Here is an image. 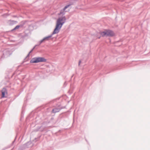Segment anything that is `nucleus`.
<instances>
[{"label": "nucleus", "instance_id": "obj_1", "mask_svg": "<svg viewBox=\"0 0 150 150\" xmlns=\"http://www.w3.org/2000/svg\"><path fill=\"white\" fill-rule=\"evenodd\" d=\"M66 20V18L65 16L59 17L57 21L56 26L53 32L50 35L44 37L42 39L40 40L39 44H38V45L39 46L45 40H48L49 38L52 37L53 35L58 33L62 25L65 22Z\"/></svg>", "mask_w": 150, "mask_h": 150}, {"label": "nucleus", "instance_id": "obj_2", "mask_svg": "<svg viewBox=\"0 0 150 150\" xmlns=\"http://www.w3.org/2000/svg\"><path fill=\"white\" fill-rule=\"evenodd\" d=\"M47 59L43 57H35L33 58L30 61V63H37L39 62H46Z\"/></svg>", "mask_w": 150, "mask_h": 150}, {"label": "nucleus", "instance_id": "obj_3", "mask_svg": "<svg viewBox=\"0 0 150 150\" xmlns=\"http://www.w3.org/2000/svg\"><path fill=\"white\" fill-rule=\"evenodd\" d=\"M100 34L102 37L113 36L115 34L113 31L110 30H105L104 31L101 32Z\"/></svg>", "mask_w": 150, "mask_h": 150}, {"label": "nucleus", "instance_id": "obj_4", "mask_svg": "<svg viewBox=\"0 0 150 150\" xmlns=\"http://www.w3.org/2000/svg\"><path fill=\"white\" fill-rule=\"evenodd\" d=\"M1 55V58H0V61L1 60V59L7 57L11 54V52L9 49H6L4 50L3 52H0Z\"/></svg>", "mask_w": 150, "mask_h": 150}, {"label": "nucleus", "instance_id": "obj_5", "mask_svg": "<svg viewBox=\"0 0 150 150\" xmlns=\"http://www.w3.org/2000/svg\"><path fill=\"white\" fill-rule=\"evenodd\" d=\"M65 108V106H62L60 104L57 105L56 107L52 109V113H55L57 112H59L61 109Z\"/></svg>", "mask_w": 150, "mask_h": 150}, {"label": "nucleus", "instance_id": "obj_6", "mask_svg": "<svg viewBox=\"0 0 150 150\" xmlns=\"http://www.w3.org/2000/svg\"><path fill=\"white\" fill-rule=\"evenodd\" d=\"M7 93V90L5 88H3L1 91V97L2 98H4L5 97V94Z\"/></svg>", "mask_w": 150, "mask_h": 150}, {"label": "nucleus", "instance_id": "obj_7", "mask_svg": "<svg viewBox=\"0 0 150 150\" xmlns=\"http://www.w3.org/2000/svg\"><path fill=\"white\" fill-rule=\"evenodd\" d=\"M42 126L41 127H37V128L36 129H34L33 130V132H37L38 131H40V132H42L43 131V130L42 129H40Z\"/></svg>", "mask_w": 150, "mask_h": 150}, {"label": "nucleus", "instance_id": "obj_8", "mask_svg": "<svg viewBox=\"0 0 150 150\" xmlns=\"http://www.w3.org/2000/svg\"><path fill=\"white\" fill-rule=\"evenodd\" d=\"M26 21H21L20 23V24L18 25L20 26V27H22L23 25L25 24Z\"/></svg>", "mask_w": 150, "mask_h": 150}, {"label": "nucleus", "instance_id": "obj_9", "mask_svg": "<svg viewBox=\"0 0 150 150\" xmlns=\"http://www.w3.org/2000/svg\"><path fill=\"white\" fill-rule=\"evenodd\" d=\"M9 24L11 25H13L14 24H16L17 23V21L13 20H10L9 21Z\"/></svg>", "mask_w": 150, "mask_h": 150}, {"label": "nucleus", "instance_id": "obj_10", "mask_svg": "<svg viewBox=\"0 0 150 150\" xmlns=\"http://www.w3.org/2000/svg\"><path fill=\"white\" fill-rule=\"evenodd\" d=\"M20 28V26L18 25L16 26L13 29H12L11 30V31H13L15 30L18 29Z\"/></svg>", "mask_w": 150, "mask_h": 150}, {"label": "nucleus", "instance_id": "obj_11", "mask_svg": "<svg viewBox=\"0 0 150 150\" xmlns=\"http://www.w3.org/2000/svg\"><path fill=\"white\" fill-rule=\"evenodd\" d=\"M64 11L65 10H64L63 9L62 10H61L60 12V13L59 14L60 15L62 14L63 15H64L65 13Z\"/></svg>", "mask_w": 150, "mask_h": 150}, {"label": "nucleus", "instance_id": "obj_12", "mask_svg": "<svg viewBox=\"0 0 150 150\" xmlns=\"http://www.w3.org/2000/svg\"><path fill=\"white\" fill-rule=\"evenodd\" d=\"M71 5L70 4H69L66 6H65L64 8H63V9L65 10L68 7H69Z\"/></svg>", "mask_w": 150, "mask_h": 150}, {"label": "nucleus", "instance_id": "obj_13", "mask_svg": "<svg viewBox=\"0 0 150 150\" xmlns=\"http://www.w3.org/2000/svg\"><path fill=\"white\" fill-rule=\"evenodd\" d=\"M59 98H57L56 99H54L52 100L50 102L51 103H54L55 101H56L57 100H59Z\"/></svg>", "mask_w": 150, "mask_h": 150}, {"label": "nucleus", "instance_id": "obj_14", "mask_svg": "<svg viewBox=\"0 0 150 150\" xmlns=\"http://www.w3.org/2000/svg\"><path fill=\"white\" fill-rule=\"evenodd\" d=\"M37 46H39L38 45H35L34 47H33L31 49V50L32 52L33 50H34V49L35 48V47Z\"/></svg>", "mask_w": 150, "mask_h": 150}, {"label": "nucleus", "instance_id": "obj_15", "mask_svg": "<svg viewBox=\"0 0 150 150\" xmlns=\"http://www.w3.org/2000/svg\"><path fill=\"white\" fill-rule=\"evenodd\" d=\"M16 138V137L14 140L13 142L12 143L13 144L14 143V142H15V141Z\"/></svg>", "mask_w": 150, "mask_h": 150}, {"label": "nucleus", "instance_id": "obj_16", "mask_svg": "<svg viewBox=\"0 0 150 150\" xmlns=\"http://www.w3.org/2000/svg\"><path fill=\"white\" fill-rule=\"evenodd\" d=\"M81 60H79V66L80 65V63H81Z\"/></svg>", "mask_w": 150, "mask_h": 150}, {"label": "nucleus", "instance_id": "obj_17", "mask_svg": "<svg viewBox=\"0 0 150 150\" xmlns=\"http://www.w3.org/2000/svg\"><path fill=\"white\" fill-rule=\"evenodd\" d=\"M29 55H30L29 54H28V55H27V56L26 57H29Z\"/></svg>", "mask_w": 150, "mask_h": 150}, {"label": "nucleus", "instance_id": "obj_18", "mask_svg": "<svg viewBox=\"0 0 150 150\" xmlns=\"http://www.w3.org/2000/svg\"><path fill=\"white\" fill-rule=\"evenodd\" d=\"M32 52V51L31 50H30V51L29 52L28 54H30V53H31Z\"/></svg>", "mask_w": 150, "mask_h": 150}, {"label": "nucleus", "instance_id": "obj_19", "mask_svg": "<svg viewBox=\"0 0 150 150\" xmlns=\"http://www.w3.org/2000/svg\"><path fill=\"white\" fill-rule=\"evenodd\" d=\"M13 17H16L17 16H13Z\"/></svg>", "mask_w": 150, "mask_h": 150}, {"label": "nucleus", "instance_id": "obj_20", "mask_svg": "<svg viewBox=\"0 0 150 150\" xmlns=\"http://www.w3.org/2000/svg\"><path fill=\"white\" fill-rule=\"evenodd\" d=\"M85 140H86V141L87 142V140H86V139H85Z\"/></svg>", "mask_w": 150, "mask_h": 150}, {"label": "nucleus", "instance_id": "obj_21", "mask_svg": "<svg viewBox=\"0 0 150 150\" xmlns=\"http://www.w3.org/2000/svg\"><path fill=\"white\" fill-rule=\"evenodd\" d=\"M28 143H27L25 144V145H26Z\"/></svg>", "mask_w": 150, "mask_h": 150}]
</instances>
